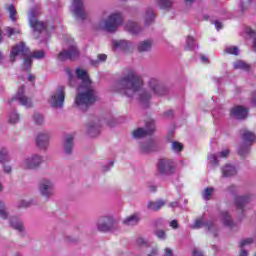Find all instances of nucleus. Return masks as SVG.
Instances as JSON below:
<instances>
[{
	"instance_id": "40",
	"label": "nucleus",
	"mask_w": 256,
	"mask_h": 256,
	"mask_svg": "<svg viewBox=\"0 0 256 256\" xmlns=\"http://www.w3.org/2000/svg\"><path fill=\"white\" fill-rule=\"evenodd\" d=\"M172 149L176 151V153H181V151H183V144L179 141H174L172 142Z\"/></svg>"
},
{
	"instance_id": "62",
	"label": "nucleus",
	"mask_w": 256,
	"mask_h": 256,
	"mask_svg": "<svg viewBox=\"0 0 256 256\" xmlns=\"http://www.w3.org/2000/svg\"><path fill=\"white\" fill-rule=\"evenodd\" d=\"M252 103L256 107V91L254 92V94L252 96Z\"/></svg>"
},
{
	"instance_id": "35",
	"label": "nucleus",
	"mask_w": 256,
	"mask_h": 256,
	"mask_svg": "<svg viewBox=\"0 0 256 256\" xmlns=\"http://www.w3.org/2000/svg\"><path fill=\"white\" fill-rule=\"evenodd\" d=\"M213 187H208L206 188L203 193H202V197L205 201H211V197L213 196Z\"/></svg>"
},
{
	"instance_id": "50",
	"label": "nucleus",
	"mask_w": 256,
	"mask_h": 256,
	"mask_svg": "<svg viewBox=\"0 0 256 256\" xmlns=\"http://www.w3.org/2000/svg\"><path fill=\"white\" fill-rule=\"evenodd\" d=\"M136 243H137V245H138L139 247H143V245H144V246L149 245V243H148L147 241H145V239H143V238H138L137 241H136Z\"/></svg>"
},
{
	"instance_id": "23",
	"label": "nucleus",
	"mask_w": 256,
	"mask_h": 256,
	"mask_svg": "<svg viewBox=\"0 0 256 256\" xmlns=\"http://www.w3.org/2000/svg\"><path fill=\"white\" fill-rule=\"evenodd\" d=\"M165 203V200H158L156 202L150 201L148 203V209H150L151 211H159L161 207H164Z\"/></svg>"
},
{
	"instance_id": "64",
	"label": "nucleus",
	"mask_w": 256,
	"mask_h": 256,
	"mask_svg": "<svg viewBox=\"0 0 256 256\" xmlns=\"http://www.w3.org/2000/svg\"><path fill=\"white\" fill-rule=\"evenodd\" d=\"M28 81H30V82L35 81V76H34L33 74H30V75L28 76Z\"/></svg>"
},
{
	"instance_id": "37",
	"label": "nucleus",
	"mask_w": 256,
	"mask_h": 256,
	"mask_svg": "<svg viewBox=\"0 0 256 256\" xmlns=\"http://www.w3.org/2000/svg\"><path fill=\"white\" fill-rule=\"evenodd\" d=\"M158 1H159L160 8L164 10L171 9L173 5V0H158Z\"/></svg>"
},
{
	"instance_id": "17",
	"label": "nucleus",
	"mask_w": 256,
	"mask_h": 256,
	"mask_svg": "<svg viewBox=\"0 0 256 256\" xmlns=\"http://www.w3.org/2000/svg\"><path fill=\"white\" fill-rule=\"evenodd\" d=\"M231 155V150L223 149L222 151L218 152L217 154H210L208 157L209 161H217V159H227Z\"/></svg>"
},
{
	"instance_id": "63",
	"label": "nucleus",
	"mask_w": 256,
	"mask_h": 256,
	"mask_svg": "<svg viewBox=\"0 0 256 256\" xmlns=\"http://www.w3.org/2000/svg\"><path fill=\"white\" fill-rule=\"evenodd\" d=\"M20 207L27 208V207H29V203H26L25 201H22V202L20 203Z\"/></svg>"
},
{
	"instance_id": "31",
	"label": "nucleus",
	"mask_w": 256,
	"mask_h": 256,
	"mask_svg": "<svg viewBox=\"0 0 256 256\" xmlns=\"http://www.w3.org/2000/svg\"><path fill=\"white\" fill-rule=\"evenodd\" d=\"M221 217L225 227H233V220L228 212H222Z\"/></svg>"
},
{
	"instance_id": "56",
	"label": "nucleus",
	"mask_w": 256,
	"mask_h": 256,
	"mask_svg": "<svg viewBox=\"0 0 256 256\" xmlns=\"http://www.w3.org/2000/svg\"><path fill=\"white\" fill-rule=\"evenodd\" d=\"M3 167L5 173H11V166L9 164L4 163Z\"/></svg>"
},
{
	"instance_id": "55",
	"label": "nucleus",
	"mask_w": 256,
	"mask_h": 256,
	"mask_svg": "<svg viewBox=\"0 0 256 256\" xmlns=\"http://www.w3.org/2000/svg\"><path fill=\"white\" fill-rule=\"evenodd\" d=\"M164 256H173V250H171V248H166L164 250Z\"/></svg>"
},
{
	"instance_id": "32",
	"label": "nucleus",
	"mask_w": 256,
	"mask_h": 256,
	"mask_svg": "<svg viewBox=\"0 0 256 256\" xmlns=\"http://www.w3.org/2000/svg\"><path fill=\"white\" fill-rule=\"evenodd\" d=\"M10 225L13 229H16V231H23V223L19 222L17 217H12L10 219Z\"/></svg>"
},
{
	"instance_id": "19",
	"label": "nucleus",
	"mask_w": 256,
	"mask_h": 256,
	"mask_svg": "<svg viewBox=\"0 0 256 256\" xmlns=\"http://www.w3.org/2000/svg\"><path fill=\"white\" fill-rule=\"evenodd\" d=\"M152 47H153V41L144 40L139 43L138 51L139 53H147V51H150Z\"/></svg>"
},
{
	"instance_id": "33",
	"label": "nucleus",
	"mask_w": 256,
	"mask_h": 256,
	"mask_svg": "<svg viewBox=\"0 0 256 256\" xmlns=\"http://www.w3.org/2000/svg\"><path fill=\"white\" fill-rule=\"evenodd\" d=\"M30 24L34 31L41 32L43 31V29H45V23H43L42 21L31 20Z\"/></svg>"
},
{
	"instance_id": "14",
	"label": "nucleus",
	"mask_w": 256,
	"mask_h": 256,
	"mask_svg": "<svg viewBox=\"0 0 256 256\" xmlns=\"http://www.w3.org/2000/svg\"><path fill=\"white\" fill-rule=\"evenodd\" d=\"M73 7L74 15H76L78 19L85 21V19H87V12L83 9V0H73Z\"/></svg>"
},
{
	"instance_id": "29",
	"label": "nucleus",
	"mask_w": 256,
	"mask_h": 256,
	"mask_svg": "<svg viewBox=\"0 0 256 256\" xmlns=\"http://www.w3.org/2000/svg\"><path fill=\"white\" fill-rule=\"evenodd\" d=\"M5 9H6V11L9 12V14H10V19H11L13 22L17 21V18H16V16H17V10L15 9V5H13V4H6V5H5Z\"/></svg>"
},
{
	"instance_id": "48",
	"label": "nucleus",
	"mask_w": 256,
	"mask_h": 256,
	"mask_svg": "<svg viewBox=\"0 0 256 256\" xmlns=\"http://www.w3.org/2000/svg\"><path fill=\"white\" fill-rule=\"evenodd\" d=\"M251 243H253V239L252 238H246L244 240H241L240 247L243 248V247H245V245H251Z\"/></svg>"
},
{
	"instance_id": "3",
	"label": "nucleus",
	"mask_w": 256,
	"mask_h": 256,
	"mask_svg": "<svg viewBox=\"0 0 256 256\" xmlns=\"http://www.w3.org/2000/svg\"><path fill=\"white\" fill-rule=\"evenodd\" d=\"M21 55V57H26L22 64L23 71H31V65H33V60L29 56V48L25 46V42H20L19 44L12 47L10 54L11 63H15V57Z\"/></svg>"
},
{
	"instance_id": "26",
	"label": "nucleus",
	"mask_w": 256,
	"mask_h": 256,
	"mask_svg": "<svg viewBox=\"0 0 256 256\" xmlns=\"http://www.w3.org/2000/svg\"><path fill=\"white\" fill-rule=\"evenodd\" d=\"M113 47L115 49H122V51H127V49H129V42H127V40H115L113 42Z\"/></svg>"
},
{
	"instance_id": "51",
	"label": "nucleus",
	"mask_w": 256,
	"mask_h": 256,
	"mask_svg": "<svg viewBox=\"0 0 256 256\" xmlns=\"http://www.w3.org/2000/svg\"><path fill=\"white\" fill-rule=\"evenodd\" d=\"M156 236L158 237V239H165V230L156 231Z\"/></svg>"
},
{
	"instance_id": "36",
	"label": "nucleus",
	"mask_w": 256,
	"mask_h": 256,
	"mask_svg": "<svg viewBox=\"0 0 256 256\" xmlns=\"http://www.w3.org/2000/svg\"><path fill=\"white\" fill-rule=\"evenodd\" d=\"M29 56L31 59H43V57H45V51L36 50L31 54V51L29 50Z\"/></svg>"
},
{
	"instance_id": "6",
	"label": "nucleus",
	"mask_w": 256,
	"mask_h": 256,
	"mask_svg": "<svg viewBox=\"0 0 256 256\" xmlns=\"http://www.w3.org/2000/svg\"><path fill=\"white\" fill-rule=\"evenodd\" d=\"M155 133V121L149 120L145 124V128H138L132 132L134 139H143V137H147Z\"/></svg>"
},
{
	"instance_id": "13",
	"label": "nucleus",
	"mask_w": 256,
	"mask_h": 256,
	"mask_svg": "<svg viewBox=\"0 0 256 256\" xmlns=\"http://www.w3.org/2000/svg\"><path fill=\"white\" fill-rule=\"evenodd\" d=\"M40 193L43 197H51L54 193L53 183L49 180H42L40 183Z\"/></svg>"
},
{
	"instance_id": "44",
	"label": "nucleus",
	"mask_w": 256,
	"mask_h": 256,
	"mask_svg": "<svg viewBox=\"0 0 256 256\" xmlns=\"http://www.w3.org/2000/svg\"><path fill=\"white\" fill-rule=\"evenodd\" d=\"M0 217L2 219H7L8 217L7 211H5V204L2 201H0Z\"/></svg>"
},
{
	"instance_id": "7",
	"label": "nucleus",
	"mask_w": 256,
	"mask_h": 256,
	"mask_svg": "<svg viewBox=\"0 0 256 256\" xmlns=\"http://www.w3.org/2000/svg\"><path fill=\"white\" fill-rule=\"evenodd\" d=\"M63 103H65V87L59 86L51 97L50 104L54 109H59L63 107Z\"/></svg>"
},
{
	"instance_id": "16",
	"label": "nucleus",
	"mask_w": 256,
	"mask_h": 256,
	"mask_svg": "<svg viewBox=\"0 0 256 256\" xmlns=\"http://www.w3.org/2000/svg\"><path fill=\"white\" fill-rule=\"evenodd\" d=\"M36 144L40 149H45L49 145V134H38V137L36 138Z\"/></svg>"
},
{
	"instance_id": "59",
	"label": "nucleus",
	"mask_w": 256,
	"mask_h": 256,
	"mask_svg": "<svg viewBox=\"0 0 256 256\" xmlns=\"http://www.w3.org/2000/svg\"><path fill=\"white\" fill-rule=\"evenodd\" d=\"M99 61H107V54H99L98 55Z\"/></svg>"
},
{
	"instance_id": "57",
	"label": "nucleus",
	"mask_w": 256,
	"mask_h": 256,
	"mask_svg": "<svg viewBox=\"0 0 256 256\" xmlns=\"http://www.w3.org/2000/svg\"><path fill=\"white\" fill-rule=\"evenodd\" d=\"M215 27H216L217 31H221V29H223V23L216 21Z\"/></svg>"
},
{
	"instance_id": "25",
	"label": "nucleus",
	"mask_w": 256,
	"mask_h": 256,
	"mask_svg": "<svg viewBox=\"0 0 256 256\" xmlns=\"http://www.w3.org/2000/svg\"><path fill=\"white\" fill-rule=\"evenodd\" d=\"M242 139L243 141H246L247 143H253L255 141L256 136L255 133L248 131V130H242Z\"/></svg>"
},
{
	"instance_id": "39",
	"label": "nucleus",
	"mask_w": 256,
	"mask_h": 256,
	"mask_svg": "<svg viewBox=\"0 0 256 256\" xmlns=\"http://www.w3.org/2000/svg\"><path fill=\"white\" fill-rule=\"evenodd\" d=\"M149 99H151V94H149V92L142 91L140 93V95H139L140 103H147V101H149Z\"/></svg>"
},
{
	"instance_id": "21",
	"label": "nucleus",
	"mask_w": 256,
	"mask_h": 256,
	"mask_svg": "<svg viewBox=\"0 0 256 256\" xmlns=\"http://www.w3.org/2000/svg\"><path fill=\"white\" fill-rule=\"evenodd\" d=\"M64 151L66 155H71V152L73 151V136L67 135L66 140L64 143Z\"/></svg>"
},
{
	"instance_id": "2",
	"label": "nucleus",
	"mask_w": 256,
	"mask_h": 256,
	"mask_svg": "<svg viewBox=\"0 0 256 256\" xmlns=\"http://www.w3.org/2000/svg\"><path fill=\"white\" fill-rule=\"evenodd\" d=\"M143 89V78L137 75L135 70L127 69L124 76L116 82L115 90L123 93L126 97H134Z\"/></svg>"
},
{
	"instance_id": "8",
	"label": "nucleus",
	"mask_w": 256,
	"mask_h": 256,
	"mask_svg": "<svg viewBox=\"0 0 256 256\" xmlns=\"http://www.w3.org/2000/svg\"><path fill=\"white\" fill-rule=\"evenodd\" d=\"M13 101H19L20 105H23L24 107H33V102H31V99L25 96L24 87H21L18 93L14 97H12V99L8 102L9 105H11Z\"/></svg>"
},
{
	"instance_id": "24",
	"label": "nucleus",
	"mask_w": 256,
	"mask_h": 256,
	"mask_svg": "<svg viewBox=\"0 0 256 256\" xmlns=\"http://www.w3.org/2000/svg\"><path fill=\"white\" fill-rule=\"evenodd\" d=\"M223 177H233V175H237V169L234 168V166L226 165L222 169Z\"/></svg>"
},
{
	"instance_id": "61",
	"label": "nucleus",
	"mask_w": 256,
	"mask_h": 256,
	"mask_svg": "<svg viewBox=\"0 0 256 256\" xmlns=\"http://www.w3.org/2000/svg\"><path fill=\"white\" fill-rule=\"evenodd\" d=\"M148 256H157V249L156 248L152 249L151 253L148 254Z\"/></svg>"
},
{
	"instance_id": "9",
	"label": "nucleus",
	"mask_w": 256,
	"mask_h": 256,
	"mask_svg": "<svg viewBox=\"0 0 256 256\" xmlns=\"http://www.w3.org/2000/svg\"><path fill=\"white\" fill-rule=\"evenodd\" d=\"M149 87L157 97H163V95H167V88H165V86H163V84H161V82L155 78L150 79Z\"/></svg>"
},
{
	"instance_id": "10",
	"label": "nucleus",
	"mask_w": 256,
	"mask_h": 256,
	"mask_svg": "<svg viewBox=\"0 0 256 256\" xmlns=\"http://www.w3.org/2000/svg\"><path fill=\"white\" fill-rule=\"evenodd\" d=\"M115 225V220L111 216H104L98 221V230L102 232L111 231Z\"/></svg>"
},
{
	"instance_id": "18",
	"label": "nucleus",
	"mask_w": 256,
	"mask_h": 256,
	"mask_svg": "<svg viewBox=\"0 0 256 256\" xmlns=\"http://www.w3.org/2000/svg\"><path fill=\"white\" fill-rule=\"evenodd\" d=\"M251 201V197L249 196H237L235 200L236 209L243 211V208Z\"/></svg>"
},
{
	"instance_id": "49",
	"label": "nucleus",
	"mask_w": 256,
	"mask_h": 256,
	"mask_svg": "<svg viewBox=\"0 0 256 256\" xmlns=\"http://www.w3.org/2000/svg\"><path fill=\"white\" fill-rule=\"evenodd\" d=\"M186 43L188 45V49L191 50L193 49V45L195 43V39L191 36H188L187 40H186Z\"/></svg>"
},
{
	"instance_id": "4",
	"label": "nucleus",
	"mask_w": 256,
	"mask_h": 256,
	"mask_svg": "<svg viewBox=\"0 0 256 256\" xmlns=\"http://www.w3.org/2000/svg\"><path fill=\"white\" fill-rule=\"evenodd\" d=\"M119 25H123V16L121 13H114L104 22L102 29L108 31V33H115Z\"/></svg>"
},
{
	"instance_id": "20",
	"label": "nucleus",
	"mask_w": 256,
	"mask_h": 256,
	"mask_svg": "<svg viewBox=\"0 0 256 256\" xmlns=\"http://www.w3.org/2000/svg\"><path fill=\"white\" fill-rule=\"evenodd\" d=\"M125 29L126 31H128L129 33H132V35H137V33H140L141 28L139 27V25L137 24V22H131L129 21L126 25H125Z\"/></svg>"
},
{
	"instance_id": "22",
	"label": "nucleus",
	"mask_w": 256,
	"mask_h": 256,
	"mask_svg": "<svg viewBox=\"0 0 256 256\" xmlns=\"http://www.w3.org/2000/svg\"><path fill=\"white\" fill-rule=\"evenodd\" d=\"M201 227H208L209 231H211L213 224L209 222H204L203 218H198L192 226V229H201Z\"/></svg>"
},
{
	"instance_id": "52",
	"label": "nucleus",
	"mask_w": 256,
	"mask_h": 256,
	"mask_svg": "<svg viewBox=\"0 0 256 256\" xmlns=\"http://www.w3.org/2000/svg\"><path fill=\"white\" fill-rule=\"evenodd\" d=\"M170 227H172V229H179V222L177 220H172L170 222Z\"/></svg>"
},
{
	"instance_id": "28",
	"label": "nucleus",
	"mask_w": 256,
	"mask_h": 256,
	"mask_svg": "<svg viewBox=\"0 0 256 256\" xmlns=\"http://www.w3.org/2000/svg\"><path fill=\"white\" fill-rule=\"evenodd\" d=\"M234 69H242V71H251V66L243 60L234 62Z\"/></svg>"
},
{
	"instance_id": "42",
	"label": "nucleus",
	"mask_w": 256,
	"mask_h": 256,
	"mask_svg": "<svg viewBox=\"0 0 256 256\" xmlns=\"http://www.w3.org/2000/svg\"><path fill=\"white\" fill-rule=\"evenodd\" d=\"M248 153H249V146H240L239 147L238 155H240V157H246Z\"/></svg>"
},
{
	"instance_id": "58",
	"label": "nucleus",
	"mask_w": 256,
	"mask_h": 256,
	"mask_svg": "<svg viewBox=\"0 0 256 256\" xmlns=\"http://www.w3.org/2000/svg\"><path fill=\"white\" fill-rule=\"evenodd\" d=\"M192 255L193 256H204L203 255V252L197 250V249H194L193 252H192Z\"/></svg>"
},
{
	"instance_id": "60",
	"label": "nucleus",
	"mask_w": 256,
	"mask_h": 256,
	"mask_svg": "<svg viewBox=\"0 0 256 256\" xmlns=\"http://www.w3.org/2000/svg\"><path fill=\"white\" fill-rule=\"evenodd\" d=\"M42 160H43V158L39 155L32 156V161H42Z\"/></svg>"
},
{
	"instance_id": "47",
	"label": "nucleus",
	"mask_w": 256,
	"mask_h": 256,
	"mask_svg": "<svg viewBox=\"0 0 256 256\" xmlns=\"http://www.w3.org/2000/svg\"><path fill=\"white\" fill-rule=\"evenodd\" d=\"M8 153L7 149L0 150V161H7Z\"/></svg>"
},
{
	"instance_id": "27",
	"label": "nucleus",
	"mask_w": 256,
	"mask_h": 256,
	"mask_svg": "<svg viewBox=\"0 0 256 256\" xmlns=\"http://www.w3.org/2000/svg\"><path fill=\"white\" fill-rule=\"evenodd\" d=\"M137 223H139V216L137 214H133L123 221V224L128 226L137 225Z\"/></svg>"
},
{
	"instance_id": "53",
	"label": "nucleus",
	"mask_w": 256,
	"mask_h": 256,
	"mask_svg": "<svg viewBox=\"0 0 256 256\" xmlns=\"http://www.w3.org/2000/svg\"><path fill=\"white\" fill-rule=\"evenodd\" d=\"M65 72H66L67 75H68L69 83H71V81H73V75L71 74V68H66V69H65Z\"/></svg>"
},
{
	"instance_id": "1",
	"label": "nucleus",
	"mask_w": 256,
	"mask_h": 256,
	"mask_svg": "<svg viewBox=\"0 0 256 256\" xmlns=\"http://www.w3.org/2000/svg\"><path fill=\"white\" fill-rule=\"evenodd\" d=\"M76 76L81 79L83 82L82 87H86V89L84 92H81L76 96L75 105L81 111H87V109H89L93 103L98 101L97 93L95 92V89H93V86H91V79H89L87 71L77 68Z\"/></svg>"
},
{
	"instance_id": "12",
	"label": "nucleus",
	"mask_w": 256,
	"mask_h": 256,
	"mask_svg": "<svg viewBox=\"0 0 256 256\" xmlns=\"http://www.w3.org/2000/svg\"><path fill=\"white\" fill-rule=\"evenodd\" d=\"M159 149H161V145L153 140L140 144L141 153H153L155 151H159Z\"/></svg>"
},
{
	"instance_id": "41",
	"label": "nucleus",
	"mask_w": 256,
	"mask_h": 256,
	"mask_svg": "<svg viewBox=\"0 0 256 256\" xmlns=\"http://www.w3.org/2000/svg\"><path fill=\"white\" fill-rule=\"evenodd\" d=\"M224 53H228L229 55H239V48L237 46L228 47L225 49Z\"/></svg>"
},
{
	"instance_id": "15",
	"label": "nucleus",
	"mask_w": 256,
	"mask_h": 256,
	"mask_svg": "<svg viewBox=\"0 0 256 256\" xmlns=\"http://www.w3.org/2000/svg\"><path fill=\"white\" fill-rule=\"evenodd\" d=\"M248 114L249 110L243 106H235L230 111V115L239 120L247 119Z\"/></svg>"
},
{
	"instance_id": "43",
	"label": "nucleus",
	"mask_w": 256,
	"mask_h": 256,
	"mask_svg": "<svg viewBox=\"0 0 256 256\" xmlns=\"http://www.w3.org/2000/svg\"><path fill=\"white\" fill-rule=\"evenodd\" d=\"M19 122V114L12 112L9 116V123L15 125V123Z\"/></svg>"
},
{
	"instance_id": "46",
	"label": "nucleus",
	"mask_w": 256,
	"mask_h": 256,
	"mask_svg": "<svg viewBox=\"0 0 256 256\" xmlns=\"http://www.w3.org/2000/svg\"><path fill=\"white\" fill-rule=\"evenodd\" d=\"M34 122L36 123V125H43V123H44L43 115L35 114L34 115Z\"/></svg>"
},
{
	"instance_id": "11",
	"label": "nucleus",
	"mask_w": 256,
	"mask_h": 256,
	"mask_svg": "<svg viewBox=\"0 0 256 256\" xmlns=\"http://www.w3.org/2000/svg\"><path fill=\"white\" fill-rule=\"evenodd\" d=\"M158 173L160 175H173L175 173V166L173 162L160 161L158 163Z\"/></svg>"
},
{
	"instance_id": "34",
	"label": "nucleus",
	"mask_w": 256,
	"mask_h": 256,
	"mask_svg": "<svg viewBox=\"0 0 256 256\" xmlns=\"http://www.w3.org/2000/svg\"><path fill=\"white\" fill-rule=\"evenodd\" d=\"M99 133H100L99 126L93 125V124L88 125V135H90L91 137H97Z\"/></svg>"
},
{
	"instance_id": "5",
	"label": "nucleus",
	"mask_w": 256,
	"mask_h": 256,
	"mask_svg": "<svg viewBox=\"0 0 256 256\" xmlns=\"http://www.w3.org/2000/svg\"><path fill=\"white\" fill-rule=\"evenodd\" d=\"M79 55V49L72 44L67 50H62L58 54V61H75V59H79Z\"/></svg>"
},
{
	"instance_id": "45",
	"label": "nucleus",
	"mask_w": 256,
	"mask_h": 256,
	"mask_svg": "<svg viewBox=\"0 0 256 256\" xmlns=\"http://www.w3.org/2000/svg\"><path fill=\"white\" fill-rule=\"evenodd\" d=\"M6 32L8 34V37H13V35L21 33V30H15V28L6 27Z\"/></svg>"
},
{
	"instance_id": "54",
	"label": "nucleus",
	"mask_w": 256,
	"mask_h": 256,
	"mask_svg": "<svg viewBox=\"0 0 256 256\" xmlns=\"http://www.w3.org/2000/svg\"><path fill=\"white\" fill-rule=\"evenodd\" d=\"M163 115H164V117L166 119H170V117H173V111L172 110H168V111L164 112Z\"/></svg>"
},
{
	"instance_id": "30",
	"label": "nucleus",
	"mask_w": 256,
	"mask_h": 256,
	"mask_svg": "<svg viewBox=\"0 0 256 256\" xmlns=\"http://www.w3.org/2000/svg\"><path fill=\"white\" fill-rule=\"evenodd\" d=\"M155 21V12L149 8L145 13V25H151Z\"/></svg>"
},
{
	"instance_id": "38",
	"label": "nucleus",
	"mask_w": 256,
	"mask_h": 256,
	"mask_svg": "<svg viewBox=\"0 0 256 256\" xmlns=\"http://www.w3.org/2000/svg\"><path fill=\"white\" fill-rule=\"evenodd\" d=\"M40 166H41V162L39 161H27L25 163L26 169H39Z\"/></svg>"
}]
</instances>
